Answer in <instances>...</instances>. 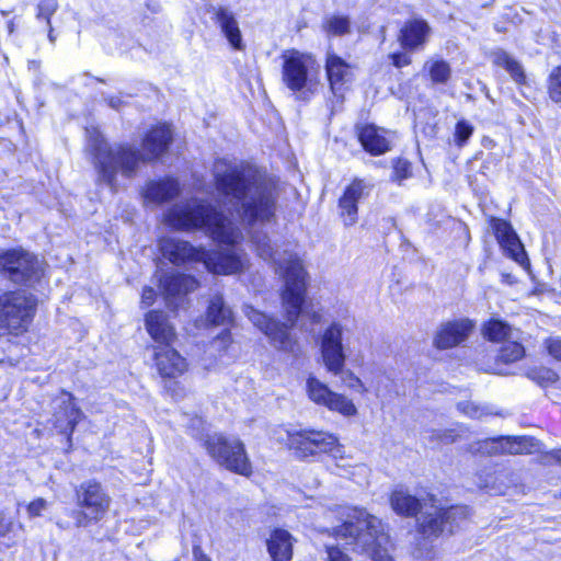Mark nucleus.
Here are the masks:
<instances>
[{"mask_svg": "<svg viewBox=\"0 0 561 561\" xmlns=\"http://www.w3.org/2000/svg\"><path fill=\"white\" fill-rule=\"evenodd\" d=\"M371 187V184L360 179H355L346 187L339 201L341 216L345 226H353L357 221V203L368 196Z\"/></svg>", "mask_w": 561, "mask_h": 561, "instance_id": "f3484780", "label": "nucleus"}, {"mask_svg": "<svg viewBox=\"0 0 561 561\" xmlns=\"http://www.w3.org/2000/svg\"><path fill=\"white\" fill-rule=\"evenodd\" d=\"M549 96L553 102H561V66L556 67L549 76Z\"/></svg>", "mask_w": 561, "mask_h": 561, "instance_id": "58836bf2", "label": "nucleus"}, {"mask_svg": "<svg viewBox=\"0 0 561 561\" xmlns=\"http://www.w3.org/2000/svg\"><path fill=\"white\" fill-rule=\"evenodd\" d=\"M525 356V348L518 342V340H511L503 343L497 358L503 363H514L522 359Z\"/></svg>", "mask_w": 561, "mask_h": 561, "instance_id": "473e14b6", "label": "nucleus"}, {"mask_svg": "<svg viewBox=\"0 0 561 561\" xmlns=\"http://www.w3.org/2000/svg\"><path fill=\"white\" fill-rule=\"evenodd\" d=\"M59 3L57 0H41L37 4L36 19L44 20L47 26H50L51 16L58 10Z\"/></svg>", "mask_w": 561, "mask_h": 561, "instance_id": "e433bc0d", "label": "nucleus"}, {"mask_svg": "<svg viewBox=\"0 0 561 561\" xmlns=\"http://www.w3.org/2000/svg\"><path fill=\"white\" fill-rule=\"evenodd\" d=\"M412 174V165L405 160L398 158L393 161L392 180L401 183L403 180L410 178Z\"/></svg>", "mask_w": 561, "mask_h": 561, "instance_id": "ea45409f", "label": "nucleus"}, {"mask_svg": "<svg viewBox=\"0 0 561 561\" xmlns=\"http://www.w3.org/2000/svg\"><path fill=\"white\" fill-rule=\"evenodd\" d=\"M373 561H393V559L388 553V548L382 552H379L378 556H374L370 558Z\"/></svg>", "mask_w": 561, "mask_h": 561, "instance_id": "5fc2aeb1", "label": "nucleus"}, {"mask_svg": "<svg viewBox=\"0 0 561 561\" xmlns=\"http://www.w3.org/2000/svg\"><path fill=\"white\" fill-rule=\"evenodd\" d=\"M489 57L495 66L502 67L504 69H506L507 65L513 59V57L502 48L493 49L490 51Z\"/></svg>", "mask_w": 561, "mask_h": 561, "instance_id": "c03bdc74", "label": "nucleus"}, {"mask_svg": "<svg viewBox=\"0 0 561 561\" xmlns=\"http://www.w3.org/2000/svg\"><path fill=\"white\" fill-rule=\"evenodd\" d=\"M47 507L48 502L43 497H38L27 505V514L31 518L37 517L41 516L42 512L45 511Z\"/></svg>", "mask_w": 561, "mask_h": 561, "instance_id": "49530a36", "label": "nucleus"}, {"mask_svg": "<svg viewBox=\"0 0 561 561\" xmlns=\"http://www.w3.org/2000/svg\"><path fill=\"white\" fill-rule=\"evenodd\" d=\"M469 517L467 506H450L448 508H433L432 512H423L417 519V531L423 539L437 538L447 533L453 534L463 526Z\"/></svg>", "mask_w": 561, "mask_h": 561, "instance_id": "f8f14e48", "label": "nucleus"}, {"mask_svg": "<svg viewBox=\"0 0 561 561\" xmlns=\"http://www.w3.org/2000/svg\"><path fill=\"white\" fill-rule=\"evenodd\" d=\"M505 70L511 75L512 79L516 83H518V84L526 83V75H525L524 68L516 59L513 58L512 61H510V64L507 65Z\"/></svg>", "mask_w": 561, "mask_h": 561, "instance_id": "79ce46f5", "label": "nucleus"}, {"mask_svg": "<svg viewBox=\"0 0 561 561\" xmlns=\"http://www.w3.org/2000/svg\"><path fill=\"white\" fill-rule=\"evenodd\" d=\"M211 12L217 26L227 38L230 46L236 50H243L245 45L239 27L236 14L227 7H213Z\"/></svg>", "mask_w": 561, "mask_h": 561, "instance_id": "aec40b11", "label": "nucleus"}, {"mask_svg": "<svg viewBox=\"0 0 561 561\" xmlns=\"http://www.w3.org/2000/svg\"><path fill=\"white\" fill-rule=\"evenodd\" d=\"M328 561H351L350 557L337 547H327Z\"/></svg>", "mask_w": 561, "mask_h": 561, "instance_id": "de8ad7c7", "label": "nucleus"}, {"mask_svg": "<svg viewBox=\"0 0 561 561\" xmlns=\"http://www.w3.org/2000/svg\"><path fill=\"white\" fill-rule=\"evenodd\" d=\"M106 101H107V104L114 110H118L123 104V101L119 96H111V98L106 99Z\"/></svg>", "mask_w": 561, "mask_h": 561, "instance_id": "864d4df0", "label": "nucleus"}, {"mask_svg": "<svg viewBox=\"0 0 561 561\" xmlns=\"http://www.w3.org/2000/svg\"><path fill=\"white\" fill-rule=\"evenodd\" d=\"M73 400L75 399L70 393L65 394L54 415L55 426L60 433L68 435V437L73 433L76 425L82 417V412L76 407Z\"/></svg>", "mask_w": 561, "mask_h": 561, "instance_id": "a878e982", "label": "nucleus"}, {"mask_svg": "<svg viewBox=\"0 0 561 561\" xmlns=\"http://www.w3.org/2000/svg\"><path fill=\"white\" fill-rule=\"evenodd\" d=\"M77 508L66 510L69 520L57 519L56 525L67 530L71 527L87 528L101 522L110 511L112 499L106 489L96 480L83 481L75 488Z\"/></svg>", "mask_w": 561, "mask_h": 561, "instance_id": "423d86ee", "label": "nucleus"}, {"mask_svg": "<svg viewBox=\"0 0 561 561\" xmlns=\"http://www.w3.org/2000/svg\"><path fill=\"white\" fill-rule=\"evenodd\" d=\"M156 291L151 287H145L141 295V302L145 306H151L153 304Z\"/></svg>", "mask_w": 561, "mask_h": 561, "instance_id": "3c124183", "label": "nucleus"}, {"mask_svg": "<svg viewBox=\"0 0 561 561\" xmlns=\"http://www.w3.org/2000/svg\"><path fill=\"white\" fill-rule=\"evenodd\" d=\"M327 75L330 81L332 93L343 99V87L351 79L350 66L339 56L329 55L327 58Z\"/></svg>", "mask_w": 561, "mask_h": 561, "instance_id": "bb28decb", "label": "nucleus"}, {"mask_svg": "<svg viewBox=\"0 0 561 561\" xmlns=\"http://www.w3.org/2000/svg\"><path fill=\"white\" fill-rule=\"evenodd\" d=\"M425 67L428 68L431 79L435 83H446L450 78L451 70L445 60L427 61Z\"/></svg>", "mask_w": 561, "mask_h": 561, "instance_id": "f704fd0d", "label": "nucleus"}, {"mask_svg": "<svg viewBox=\"0 0 561 561\" xmlns=\"http://www.w3.org/2000/svg\"><path fill=\"white\" fill-rule=\"evenodd\" d=\"M490 454L495 455H523L531 454L538 446V442L530 436H500L485 442Z\"/></svg>", "mask_w": 561, "mask_h": 561, "instance_id": "a211bd4d", "label": "nucleus"}, {"mask_svg": "<svg viewBox=\"0 0 561 561\" xmlns=\"http://www.w3.org/2000/svg\"><path fill=\"white\" fill-rule=\"evenodd\" d=\"M431 33V26L425 20L412 19L400 30L398 41L402 48L414 50L422 47Z\"/></svg>", "mask_w": 561, "mask_h": 561, "instance_id": "4be33fe9", "label": "nucleus"}, {"mask_svg": "<svg viewBox=\"0 0 561 561\" xmlns=\"http://www.w3.org/2000/svg\"><path fill=\"white\" fill-rule=\"evenodd\" d=\"M392 510L401 516L413 517L422 511L420 500L402 489L394 490L390 496Z\"/></svg>", "mask_w": 561, "mask_h": 561, "instance_id": "c756f323", "label": "nucleus"}, {"mask_svg": "<svg viewBox=\"0 0 561 561\" xmlns=\"http://www.w3.org/2000/svg\"><path fill=\"white\" fill-rule=\"evenodd\" d=\"M324 28L331 35H344L350 32V21L345 16L334 15L327 20Z\"/></svg>", "mask_w": 561, "mask_h": 561, "instance_id": "c9c22d12", "label": "nucleus"}, {"mask_svg": "<svg viewBox=\"0 0 561 561\" xmlns=\"http://www.w3.org/2000/svg\"><path fill=\"white\" fill-rule=\"evenodd\" d=\"M415 554L417 558H424V559H433L435 553L433 550V547H421V543H417V548L415 549Z\"/></svg>", "mask_w": 561, "mask_h": 561, "instance_id": "8fccbe9b", "label": "nucleus"}, {"mask_svg": "<svg viewBox=\"0 0 561 561\" xmlns=\"http://www.w3.org/2000/svg\"><path fill=\"white\" fill-rule=\"evenodd\" d=\"M156 366L163 378H176L186 369V360L171 346L157 347Z\"/></svg>", "mask_w": 561, "mask_h": 561, "instance_id": "b1692460", "label": "nucleus"}, {"mask_svg": "<svg viewBox=\"0 0 561 561\" xmlns=\"http://www.w3.org/2000/svg\"><path fill=\"white\" fill-rule=\"evenodd\" d=\"M180 185L175 179L167 178L159 181L147 182L142 196L151 204H163L178 197Z\"/></svg>", "mask_w": 561, "mask_h": 561, "instance_id": "393cba45", "label": "nucleus"}, {"mask_svg": "<svg viewBox=\"0 0 561 561\" xmlns=\"http://www.w3.org/2000/svg\"><path fill=\"white\" fill-rule=\"evenodd\" d=\"M215 184L218 193L248 227L275 218L278 188L276 181L255 165L241 162L216 163Z\"/></svg>", "mask_w": 561, "mask_h": 561, "instance_id": "f03ea898", "label": "nucleus"}, {"mask_svg": "<svg viewBox=\"0 0 561 561\" xmlns=\"http://www.w3.org/2000/svg\"><path fill=\"white\" fill-rule=\"evenodd\" d=\"M192 552L195 561H210V559L204 553L201 546H194Z\"/></svg>", "mask_w": 561, "mask_h": 561, "instance_id": "603ef678", "label": "nucleus"}, {"mask_svg": "<svg viewBox=\"0 0 561 561\" xmlns=\"http://www.w3.org/2000/svg\"><path fill=\"white\" fill-rule=\"evenodd\" d=\"M545 347L550 356L557 360H561V337L550 336L545 340Z\"/></svg>", "mask_w": 561, "mask_h": 561, "instance_id": "a18cd8bd", "label": "nucleus"}, {"mask_svg": "<svg viewBox=\"0 0 561 561\" xmlns=\"http://www.w3.org/2000/svg\"><path fill=\"white\" fill-rule=\"evenodd\" d=\"M353 515L334 528V536L350 546L354 552L369 559L378 556L390 545V537L382 522L364 508H354Z\"/></svg>", "mask_w": 561, "mask_h": 561, "instance_id": "39448f33", "label": "nucleus"}, {"mask_svg": "<svg viewBox=\"0 0 561 561\" xmlns=\"http://www.w3.org/2000/svg\"><path fill=\"white\" fill-rule=\"evenodd\" d=\"M244 312L249 320L270 339L276 348L290 353L296 352L297 342L290 334L287 324L280 323L249 306L245 307Z\"/></svg>", "mask_w": 561, "mask_h": 561, "instance_id": "4468645a", "label": "nucleus"}, {"mask_svg": "<svg viewBox=\"0 0 561 561\" xmlns=\"http://www.w3.org/2000/svg\"><path fill=\"white\" fill-rule=\"evenodd\" d=\"M288 445L299 458L329 453L337 445V438L327 432L302 430L288 433Z\"/></svg>", "mask_w": 561, "mask_h": 561, "instance_id": "ddd939ff", "label": "nucleus"}, {"mask_svg": "<svg viewBox=\"0 0 561 561\" xmlns=\"http://www.w3.org/2000/svg\"><path fill=\"white\" fill-rule=\"evenodd\" d=\"M251 241L260 257L265 261H272L280 270H284L285 288L282 294V302L290 327L295 325L300 314L309 317L312 323L320 322L321 314L319 312H309L304 308L307 287L306 272L300 260L290 254L286 264L283 265L276 257V252L268 236L261 230L251 232Z\"/></svg>", "mask_w": 561, "mask_h": 561, "instance_id": "20e7f679", "label": "nucleus"}, {"mask_svg": "<svg viewBox=\"0 0 561 561\" xmlns=\"http://www.w3.org/2000/svg\"><path fill=\"white\" fill-rule=\"evenodd\" d=\"M457 408L459 411H461L463 414L470 417L480 419L481 416L489 414V412L486 411V407H481L479 404H476L474 402H459L457 404Z\"/></svg>", "mask_w": 561, "mask_h": 561, "instance_id": "a19ab883", "label": "nucleus"}, {"mask_svg": "<svg viewBox=\"0 0 561 561\" xmlns=\"http://www.w3.org/2000/svg\"><path fill=\"white\" fill-rule=\"evenodd\" d=\"M392 60L393 66L402 68L411 62V58L405 53H394L389 56Z\"/></svg>", "mask_w": 561, "mask_h": 561, "instance_id": "09e8293b", "label": "nucleus"}, {"mask_svg": "<svg viewBox=\"0 0 561 561\" xmlns=\"http://www.w3.org/2000/svg\"><path fill=\"white\" fill-rule=\"evenodd\" d=\"M37 299L25 290L16 289L0 295V333L14 334L27 330L36 312Z\"/></svg>", "mask_w": 561, "mask_h": 561, "instance_id": "0eeeda50", "label": "nucleus"}, {"mask_svg": "<svg viewBox=\"0 0 561 561\" xmlns=\"http://www.w3.org/2000/svg\"><path fill=\"white\" fill-rule=\"evenodd\" d=\"M342 325L332 323L323 333L321 341V354L327 369L333 375H341L342 381L352 389L363 387L359 378L350 370H344L345 354L342 345Z\"/></svg>", "mask_w": 561, "mask_h": 561, "instance_id": "9b49d317", "label": "nucleus"}, {"mask_svg": "<svg viewBox=\"0 0 561 561\" xmlns=\"http://www.w3.org/2000/svg\"><path fill=\"white\" fill-rule=\"evenodd\" d=\"M0 276L22 286L33 287L43 276V264L23 249H11L0 253Z\"/></svg>", "mask_w": 561, "mask_h": 561, "instance_id": "1a4fd4ad", "label": "nucleus"}, {"mask_svg": "<svg viewBox=\"0 0 561 561\" xmlns=\"http://www.w3.org/2000/svg\"><path fill=\"white\" fill-rule=\"evenodd\" d=\"M53 32H54L53 26L51 25L48 26V39L50 43L54 44L56 41V37L54 36Z\"/></svg>", "mask_w": 561, "mask_h": 561, "instance_id": "13d9d810", "label": "nucleus"}, {"mask_svg": "<svg viewBox=\"0 0 561 561\" xmlns=\"http://www.w3.org/2000/svg\"><path fill=\"white\" fill-rule=\"evenodd\" d=\"M492 229L497 242L508 256L520 262L524 256L523 245L512 226L503 219H492Z\"/></svg>", "mask_w": 561, "mask_h": 561, "instance_id": "5701e85b", "label": "nucleus"}, {"mask_svg": "<svg viewBox=\"0 0 561 561\" xmlns=\"http://www.w3.org/2000/svg\"><path fill=\"white\" fill-rule=\"evenodd\" d=\"M198 287L197 280L191 275L185 274H172L164 275L160 278V289L164 295L167 304L173 308H176L174 302L176 299H181L186 294L195 290Z\"/></svg>", "mask_w": 561, "mask_h": 561, "instance_id": "6ab92c4d", "label": "nucleus"}, {"mask_svg": "<svg viewBox=\"0 0 561 561\" xmlns=\"http://www.w3.org/2000/svg\"><path fill=\"white\" fill-rule=\"evenodd\" d=\"M165 222L180 230L204 229L214 240L228 245L221 251L209 252L184 240L164 238L159 247L162 255L173 264L197 261L214 274H233L243 268L244 255L232 247L241 239V230L211 204L198 199L176 204L167 211Z\"/></svg>", "mask_w": 561, "mask_h": 561, "instance_id": "f257e3e1", "label": "nucleus"}, {"mask_svg": "<svg viewBox=\"0 0 561 561\" xmlns=\"http://www.w3.org/2000/svg\"><path fill=\"white\" fill-rule=\"evenodd\" d=\"M204 447L219 466L241 476H251L252 465L239 438L214 434L207 436Z\"/></svg>", "mask_w": 561, "mask_h": 561, "instance_id": "6e6552de", "label": "nucleus"}, {"mask_svg": "<svg viewBox=\"0 0 561 561\" xmlns=\"http://www.w3.org/2000/svg\"><path fill=\"white\" fill-rule=\"evenodd\" d=\"M87 134L88 149L94 158L98 180L113 193L122 187L118 175L131 180L142 164L159 159L172 141V130L165 124L152 128L146 135L142 141L145 152L128 144L110 146L95 128H87Z\"/></svg>", "mask_w": 561, "mask_h": 561, "instance_id": "7ed1b4c3", "label": "nucleus"}, {"mask_svg": "<svg viewBox=\"0 0 561 561\" xmlns=\"http://www.w3.org/2000/svg\"><path fill=\"white\" fill-rule=\"evenodd\" d=\"M358 139L366 151L371 154H381L389 150L388 140L371 125L364 126L358 134Z\"/></svg>", "mask_w": 561, "mask_h": 561, "instance_id": "7c9ffc66", "label": "nucleus"}, {"mask_svg": "<svg viewBox=\"0 0 561 561\" xmlns=\"http://www.w3.org/2000/svg\"><path fill=\"white\" fill-rule=\"evenodd\" d=\"M550 457L559 465H561V449H556L550 453Z\"/></svg>", "mask_w": 561, "mask_h": 561, "instance_id": "4d7b16f0", "label": "nucleus"}, {"mask_svg": "<svg viewBox=\"0 0 561 561\" xmlns=\"http://www.w3.org/2000/svg\"><path fill=\"white\" fill-rule=\"evenodd\" d=\"M482 334L491 342L504 343L511 340H519L520 331L506 321L492 318L483 324Z\"/></svg>", "mask_w": 561, "mask_h": 561, "instance_id": "c85d7f7f", "label": "nucleus"}, {"mask_svg": "<svg viewBox=\"0 0 561 561\" xmlns=\"http://www.w3.org/2000/svg\"><path fill=\"white\" fill-rule=\"evenodd\" d=\"M295 539L285 529H274L266 540L267 552L272 561H291Z\"/></svg>", "mask_w": 561, "mask_h": 561, "instance_id": "cd10ccee", "label": "nucleus"}, {"mask_svg": "<svg viewBox=\"0 0 561 561\" xmlns=\"http://www.w3.org/2000/svg\"><path fill=\"white\" fill-rule=\"evenodd\" d=\"M282 58V79L284 84L293 91L297 100L309 101L316 90V83L309 73L313 60L311 57L297 50L285 51Z\"/></svg>", "mask_w": 561, "mask_h": 561, "instance_id": "9d476101", "label": "nucleus"}, {"mask_svg": "<svg viewBox=\"0 0 561 561\" xmlns=\"http://www.w3.org/2000/svg\"><path fill=\"white\" fill-rule=\"evenodd\" d=\"M207 318L213 324H227L232 320V311L224 302L221 296L216 295L210 300Z\"/></svg>", "mask_w": 561, "mask_h": 561, "instance_id": "2f4dec72", "label": "nucleus"}, {"mask_svg": "<svg viewBox=\"0 0 561 561\" xmlns=\"http://www.w3.org/2000/svg\"><path fill=\"white\" fill-rule=\"evenodd\" d=\"M501 277H502V283H504V284L513 285L516 283V278L510 273H502Z\"/></svg>", "mask_w": 561, "mask_h": 561, "instance_id": "6e6d98bb", "label": "nucleus"}, {"mask_svg": "<svg viewBox=\"0 0 561 561\" xmlns=\"http://www.w3.org/2000/svg\"><path fill=\"white\" fill-rule=\"evenodd\" d=\"M458 437V434L455 430H433L431 431L430 438L444 443V444H451L454 443Z\"/></svg>", "mask_w": 561, "mask_h": 561, "instance_id": "37998d69", "label": "nucleus"}, {"mask_svg": "<svg viewBox=\"0 0 561 561\" xmlns=\"http://www.w3.org/2000/svg\"><path fill=\"white\" fill-rule=\"evenodd\" d=\"M527 377L540 387H548L558 381V374L547 367H536L527 371Z\"/></svg>", "mask_w": 561, "mask_h": 561, "instance_id": "72a5a7b5", "label": "nucleus"}, {"mask_svg": "<svg viewBox=\"0 0 561 561\" xmlns=\"http://www.w3.org/2000/svg\"><path fill=\"white\" fill-rule=\"evenodd\" d=\"M473 130H474V128L469 122H467L465 119L459 121L456 124L455 133H454L455 144L458 147H463L467 144V141L469 140V138L472 136Z\"/></svg>", "mask_w": 561, "mask_h": 561, "instance_id": "4c0bfd02", "label": "nucleus"}, {"mask_svg": "<svg viewBox=\"0 0 561 561\" xmlns=\"http://www.w3.org/2000/svg\"><path fill=\"white\" fill-rule=\"evenodd\" d=\"M28 68L30 69H38L39 68V62L36 61V60H32L28 62Z\"/></svg>", "mask_w": 561, "mask_h": 561, "instance_id": "bf43d9fd", "label": "nucleus"}, {"mask_svg": "<svg viewBox=\"0 0 561 561\" xmlns=\"http://www.w3.org/2000/svg\"><path fill=\"white\" fill-rule=\"evenodd\" d=\"M146 329L159 347L171 346L175 340V330L162 311H150L146 316Z\"/></svg>", "mask_w": 561, "mask_h": 561, "instance_id": "412c9836", "label": "nucleus"}, {"mask_svg": "<svg viewBox=\"0 0 561 561\" xmlns=\"http://www.w3.org/2000/svg\"><path fill=\"white\" fill-rule=\"evenodd\" d=\"M474 323L469 319H457L442 323L438 328L433 344L438 350H448L462 344L471 332Z\"/></svg>", "mask_w": 561, "mask_h": 561, "instance_id": "dca6fc26", "label": "nucleus"}, {"mask_svg": "<svg viewBox=\"0 0 561 561\" xmlns=\"http://www.w3.org/2000/svg\"><path fill=\"white\" fill-rule=\"evenodd\" d=\"M300 328L304 330H308V328L304 323H301Z\"/></svg>", "mask_w": 561, "mask_h": 561, "instance_id": "052dcab7", "label": "nucleus"}, {"mask_svg": "<svg viewBox=\"0 0 561 561\" xmlns=\"http://www.w3.org/2000/svg\"><path fill=\"white\" fill-rule=\"evenodd\" d=\"M307 391L314 403L324 405L331 411L339 412L344 416H353L357 413L352 400L331 391L325 383L316 377L310 376L307 379Z\"/></svg>", "mask_w": 561, "mask_h": 561, "instance_id": "2eb2a0df", "label": "nucleus"}]
</instances>
